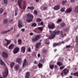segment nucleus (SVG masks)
Wrapping results in <instances>:
<instances>
[{"label": "nucleus", "instance_id": "7", "mask_svg": "<svg viewBox=\"0 0 78 78\" xmlns=\"http://www.w3.org/2000/svg\"><path fill=\"white\" fill-rule=\"evenodd\" d=\"M64 42L62 41L60 42L59 43H54V44H53V47H55L58 46H60L61 44H64Z\"/></svg>", "mask_w": 78, "mask_h": 78}, {"label": "nucleus", "instance_id": "22", "mask_svg": "<svg viewBox=\"0 0 78 78\" xmlns=\"http://www.w3.org/2000/svg\"><path fill=\"white\" fill-rule=\"evenodd\" d=\"M27 9H30L31 10H34V7L32 6H28L27 8Z\"/></svg>", "mask_w": 78, "mask_h": 78}, {"label": "nucleus", "instance_id": "29", "mask_svg": "<svg viewBox=\"0 0 78 78\" xmlns=\"http://www.w3.org/2000/svg\"><path fill=\"white\" fill-rule=\"evenodd\" d=\"M0 63L1 65H4L5 66V63L3 62V60L1 59H0Z\"/></svg>", "mask_w": 78, "mask_h": 78}, {"label": "nucleus", "instance_id": "53", "mask_svg": "<svg viewBox=\"0 0 78 78\" xmlns=\"http://www.w3.org/2000/svg\"><path fill=\"white\" fill-rule=\"evenodd\" d=\"M58 67V66L57 65H55V66H54V68L55 69H56Z\"/></svg>", "mask_w": 78, "mask_h": 78}, {"label": "nucleus", "instance_id": "61", "mask_svg": "<svg viewBox=\"0 0 78 78\" xmlns=\"http://www.w3.org/2000/svg\"><path fill=\"white\" fill-rule=\"evenodd\" d=\"M20 36V34H17V35H16V36L17 37H19Z\"/></svg>", "mask_w": 78, "mask_h": 78}, {"label": "nucleus", "instance_id": "16", "mask_svg": "<svg viewBox=\"0 0 78 78\" xmlns=\"http://www.w3.org/2000/svg\"><path fill=\"white\" fill-rule=\"evenodd\" d=\"M18 27L19 28H22L23 26L22 25V22L20 21H19L18 22Z\"/></svg>", "mask_w": 78, "mask_h": 78}, {"label": "nucleus", "instance_id": "31", "mask_svg": "<svg viewBox=\"0 0 78 78\" xmlns=\"http://www.w3.org/2000/svg\"><path fill=\"white\" fill-rule=\"evenodd\" d=\"M73 75L74 76H78V72L73 73Z\"/></svg>", "mask_w": 78, "mask_h": 78}, {"label": "nucleus", "instance_id": "62", "mask_svg": "<svg viewBox=\"0 0 78 78\" xmlns=\"http://www.w3.org/2000/svg\"><path fill=\"white\" fill-rule=\"evenodd\" d=\"M40 54H38V57H40Z\"/></svg>", "mask_w": 78, "mask_h": 78}, {"label": "nucleus", "instance_id": "11", "mask_svg": "<svg viewBox=\"0 0 78 78\" xmlns=\"http://www.w3.org/2000/svg\"><path fill=\"white\" fill-rule=\"evenodd\" d=\"M22 0H18V5L19 6L20 8L21 9H22Z\"/></svg>", "mask_w": 78, "mask_h": 78}, {"label": "nucleus", "instance_id": "23", "mask_svg": "<svg viewBox=\"0 0 78 78\" xmlns=\"http://www.w3.org/2000/svg\"><path fill=\"white\" fill-rule=\"evenodd\" d=\"M41 44V43L38 42L36 45V47L37 48H38L39 46H40Z\"/></svg>", "mask_w": 78, "mask_h": 78}, {"label": "nucleus", "instance_id": "34", "mask_svg": "<svg viewBox=\"0 0 78 78\" xmlns=\"http://www.w3.org/2000/svg\"><path fill=\"white\" fill-rule=\"evenodd\" d=\"M36 20H37V22H40L42 20L40 18H37V19Z\"/></svg>", "mask_w": 78, "mask_h": 78}, {"label": "nucleus", "instance_id": "17", "mask_svg": "<svg viewBox=\"0 0 78 78\" xmlns=\"http://www.w3.org/2000/svg\"><path fill=\"white\" fill-rule=\"evenodd\" d=\"M26 47L25 46H23L21 47V51L23 53H24L26 50Z\"/></svg>", "mask_w": 78, "mask_h": 78}, {"label": "nucleus", "instance_id": "18", "mask_svg": "<svg viewBox=\"0 0 78 78\" xmlns=\"http://www.w3.org/2000/svg\"><path fill=\"white\" fill-rule=\"evenodd\" d=\"M23 9H25L26 8V3L24 1L23 2Z\"/></svg>", "mask_w": 78, "mask_h": 78}, {"label": "nucleus", "instance_id": "27", "mask_svg": "<svg viewBox=\"0 0 78 78\" xmlns=\"http://www.w3.org/2000/svg\"><path fill=\"white\" fill-rule=\"evenodd\" d=\"M37 26V24L36 23H32L31 25V26L32 27H36Z\"/></svg>", "mask_w": 78, "mask_h": 78}, {"label": "nucleus", "instance_id": "52", "mask_svg": "<svg viewBox=\"0 0 78 78\" xmlns=\"http://www.w3.org/2000/svg\"><path fill=\"white\" fill-rule=\"evenodd\" d=\"M66 48H71V46L70 45H67L66 47Z\"/></svg>", "mask_w": 78, "mask_h": 78}, {"label": "nucleus", "instance_id": "30", "mask_svg": "<svg viewBox=\"0 0 78 78\" xmlns=\"http://www.w3.org/2000/svg\"><path fill=\"white\" fill-rule=\"evenodd\" d=\"M19 65L17 66H15V69H16V71H17L18 69H19Z\"/></svg>", "mask_w": 78, "mask_h": 78}, {"label": "nucleus", "instance_id": "50", "mask_svg": "<svg viewBox=\"0 0 78 78\" xmlns=\"http://www.w3.org/2000/svg\"><path fill=\"white\" fill-rule=\"evenodd\" d=\"M68 30V28H66L65 29H63V30L64 31H66V32H67V31Z\"/></svg>", "mask_w": 78, "mask_h": 78}, {"label": "nucleus", "instance_id": "4", "mask_svg": "<svg viewBox=\"0 0 78 78\" xmlns=\"http://www.w3.org/2000/svg\"><path fill=\"white\" fill-rule=\"evenodd\" d=\"M40 37L41 35H37L35 36V38H32V41L34 42H36L39 40Z\"/></svg>", "mask_w": 78, "mask_h": 78}, {"label": "nucleus", "instance_id": "1", "mask_svg": "<svg viewBox=\"0 0 78 78\" xmlns=\"http://www.w3.org/2000/svg\"><path fill=\"white\" fill-rule=\"evenodd\" d=\"M51 35L49 36V38L50 40L53 39L57 35H58L60 33V30L52 31L51 30L49 31Z\"/></svg>", "mask_w": 78, "mask_h": 78}, {"label": "nucleus", "instance_id": "40", "mask_svg": "<svg viewBox=\"0 0 78 78\" xmlns=\"http://www.w3.org/2000/svg\"><path fill=\"white\" fill-rule=\"evenodd\" d=\"M60 35H61L62 37H64V35H63V33L62 31H60Z\"/></svg>", "mask_w": 78, "mask_h": 78}, {"label": "nucleus", "instance_id": "44", "mask_svg": "<svg viewBox=\"0 0 78 78\" xmlns=\"http://www.w3.org/2000/svg\"><path fill=\"white\" fill-rule=\"evenodd\" d=\"M62 21V20L58 19V21H57V23H59Z\"/></svg>", "mask_w": 78, "mask_h": 78}, {"label": "nucleus", "instance_id": "59", "mask_svg": "<svg viewBox=\"0 0 78 78\" xmlns=\"http://www.w3.org/2000/svg\"><path fill=\"white\" fill-rule=\"evenodd\" d=\"M30 34L31 36L33 35V33L32 32H31L30 33Z\"/></svg>", "mask_w": 78, "mask_h": 78}, {"label": "nucleus", "instance_id": "33", "mask_svg": "<svg viewBox=\"0 0 78 78\" xmlns=\"http://www.w3.org/2000/svg\"><path fill=\"white\" fill-rule=\"evenodd\" d=\"M15 64V63L14 62H12V63H11V65H10V67L11 68H12L14 67V65Z\"/></svg>", "mask_w": 78, "mask_h": 78}, {"label": "nucleus", "instance_id": "56", "mask_svg": "<svg viewBox=\"0 0 78 78\" xmlns=\"http://www.w3.org/2000/svg\"><path fill=\"white\" fill-rule=\"evenodd\" d=\"M37 63H38V62H37V61L36 60H35L34 62V64H37Z\"/></svg>", "mask_w": 78, "mask_h": 78}, {"label": "nucleus", "instance_id": "55", "mask_svg": "<svg viewBox=\"0 0 78 78\" xmlns=\"http://www.w3.org/2000/svg\"><path fill=\"white\" fill-rule=\"evenodd\" d=\"M78 9V6H76L75 8V10H76Z\"/></svg>", "mask_w": 78, "mask_h": 78}, {"label": "nucleus", "instance_id": "35", "mask_svg": "<svg viewBox=\"0 0 78 78\" xmlns=\"http://www.w3.org/2000/svg\"><path fill=\"white\" fill-rule=\"evenodd\" d=\"M65 8L64 7H62L61 9V11L62 12H64V11H65Z\"/></svg>", "mask_w": 78, "mask_h": 78}, {"label": "nucleus", "instance_id": "58", "mask_svg": "<svg viewBox=\"0 0 78 78\" xmlns=\"http://www.w3.org/2000/svg\"><path fill=\"white\" fill-rule=\"evenodd\" d=\"M21 31L23 32H24V31H25V30L24 29V28H23L21 29Z\"/></svg>", "mask_w": 78, "mask_h": 78}, {"label": "nucleus", "instance_id": "26", "mask_svg": "<svg viewBox=\"0 0 78 78\" xmlns=\"http://www.w3.org/2000/svg\"><path fill=\"white\" fill-rule=\"evenodd\" d=\"M9 31H10V30H8L7 31H2L1 32V33L2 34H6V33H8V32H9Z\"/></svg>", "mask_w": 78, "mask_h": 78}, {"label": "nucleus", "instance_id": "2", "mask_svg": "<svg viewBox=\"0 0 78 78\" xmlns=\"http://www.w3.org/2000/svg\"><path fill=\"white\" fill-rule=\"evenodd\" d=\"M27 19H26V22L28 23H30L33 21L34 18L33 15L30 13H28L27 14Z\"/></svg>", "mask_w": 78, "mask_h": 78}, {"label": "nucleus", "instance_id": "8", "mask_svg": "<svg viewBox=\"0 0 78 78\" xmlns=\"http://www.w3.org/2000/svg\"><path fill=\"white\" fill-rule=\"evenodd\" d=\"M2 55L3 56V57L4 58H7L8 56V53L5 52H2Z\"/></svg>", "mask_w": 78, "mask_h": 78}, {"label": "nucleus", "instance_id": "5", "mask_svg": "<svg viewBox=\"0 0 78 78\" xmlns=\"http://www.w3.org/2000/svg\"><path fill=\"white\" fill-rule=\"evenodd\" d=\"M2 74L3 77L4 78L8 76V69L7 68H5V71Z\"/></svg>", "mask_w": 78, "mask_h": 78}, {"label": "nucleus", "instance_id": "12", "mask_svg": "<svg viewBox=\"0 0 78 78\" xmlns=\"http://www.w3.org/2000/svg\"><path fill=\"white\" fill-rule=\"evenodd\" d=\"M16 61L17 63L20 64L22 63V58H18L16 59Z\"/></svg>", "mask_w": 78, "mask_h": 78}, {"label": "nucleus", "instance_id": "19", "mask_svg": "<svg viewBox=\"0 0 78 78\" xmlns=\"http://www.w3.org/2000/svg\"><path fill=\"white\" fill-rule=\"evenodd\" d=\"M30 73L29 72H27L26 74V76H25V78H29L30 76Z\"/></svg>", "mask_w": 78, "mask_h": 78}, {"label": "nucleus", "instance_id": "25", "mask_svg": "<svg viewBox=\"0 0 78 78\" xmlns=\"http://www.w3.org/2000/svg\"><path fill=\"white\" fill-rule=\"evenodd\" d=\"M38 66L39 68H41L43 67L42 64L41 63H39L38 65Z\"/></svg>", "mask_w": 78, "mask_h": 78}, {"label": "nucleus", "instance_id": "63", "mask_svg": "<svg viewBox=\"0 0 78 78\" xmlns=\"http://www.w3.org/2000/svg\"><path fill=\"white\" fill-rule=\"evenodd\" d=\"M35 50L36 51H38V49H37V48Z\"/></svg>", "mask_w": 78, "mask_h": 78}, {"label": "nucleus", "instance_id": "13", "mask_svg": "<svg viewBox=\"0 0 78 78\" xmlns=\"http://www.w3.org/2000/svg\"><path fill=\"white\" fill-rule=\"evenodd\" d=\"M28 62H27V60L26 58H25L24 59V63L23 65V67H24L26 66H27L28 65Z\"/></svg>", "mask_w": 78, "mask_h": 78}, {"label": "nucleus", "instance_id": "41", "mask_svg": "<svg viewBox=\"0 0 78 78\" xmlns=\"http://www.w3.org/2000/svg\"><path fill=\"white\" fill-rule=\"evenodd\" d=\"M37 29L39 30H40L41 31H42L43 30V28L41 27H38Z\"/></svg>", "mask_w": 78, "mask_h": 78}, {"label": "nucleus", "instance_id": "6", "mask_svg": "<svg viewBox=\"0 0 78 78\" xmlns=\"http://www.w3.org/2000/svg\"><path fill=\"white\" fill-rule=\"evenodd\" d=\"M49 29L53 30L55 28V24L53 23H51L48 25Z\"/></svg>", "mask_w": 78, "mask_h": 78}, {"label": "nucleus", "instance_id": "60", "mask_svg": "<svg viewBox=\"0 0 78 78\" xmlns=\"http://www.w3.org/2000/svg\"><path fill=\"white\" fill-rule=\"evenodd\" d=\"M50 44V42H47L46 43V44L48 45H49V44Z\"/></svg>", "mask_w": 78, "mask_h": 78}, {"label": "nucleus", "instance_id": "28", "mask_svg": "<svg viewBox=\"0 0 78 78\" xmlns=\"http://www.w3.org/2000/svg\"><path fill=\"white\" fill-rule=\"evenodd\" d=\"M8 22V19H4L3 21L4 23H6Z\"/></svg>", "mask_w": 78, "mask_h": 78}, {"label": "nucleus", "instance_id": "57", "mask_svg": "<svg viewBox=\"0 0 78 78\" xmlns=\"http://www.w3.org/2000/svg\"><path fill=\"white\" fill-rule=\"evenodd\" d=\"M70 2L72 3L74 2V0H70Z\"/></svg>", "mask_w": 78, "mask_h": 78}, {"label": "nucleus", "instance_id": "64", "mask_svg": "<svg viewBox=\"0 0 78 78\" xmlns=\"http://www.w3.org/2000/svg\"><path fill=\"white\" fill-rule=\"evenodd\" d=\"M54 51H55H55H57V50L56 49H55Z\"/></svg>", "mask_w": 78, "mask_h": 78}, {"label": "nucleus", "instance_id": "54", "mask_svg": "<svg viewBox=\"0 0 78 78\" xmlns=\"http://www.w3.org/2000/svg\"><path fill=\"white\" fill-rule=\"evenodd\" d=\"M14 43L15 44H16L17 43V40H16V39H14Z\"/></svg>", "mask_w": 78, "mask_h": 78}, {"label": "nucleus", "instance_id": "46", "mask_svg": "<svg viewBox=\"0 0 78 78\" xmlns=\"http://www.w3.org/2000/svg\"><path fill=\"white\" fill-rule=\"evenodd\" d=\"M78 37L77 36H76V38H75V40L76 42L78 43Z\"/></svg>", "mask_w": 78, "mask_h": 78}, {"label": "nucleus", "instance_id": "38", "mask_svg": "<svg viewBox=\"0 0 78 78\" xmlns=\"http://www.w3.org/2000/svg\"><path fill=\"white\" fill-rule=\"evenodd\" d=\"M14 47V45L13 44H11L10 45V49H12Z\"/></svg>", "mask_w": 78, "mask_h": 78}, {"label": "nucleus", "instance_id": "32", "mask_svg": "<svg viewBox=\"0 0 78 78\" xmlns=\"http://www.w3.org/2000/svg\"><path fill=\"white\" fill-rule=\"evenodd\" d=\"M67 2V0H63L62 2V4L63 5H64Z\"/></svg>", "mask_w": 78, "mask_h": 78}, {"label": "nucleus", "instance_id": "14", "mask_svg": "<svg viewBox=\"0 0 78 78\" xmlns=\"http://www.w3.org/2000/svg\"><path fill=\"white\" fill-rule=\"evenodd\" d=\"M48 8V6L47 5H45L43 6V7H41V10H45L47 9Z\"/></svg>", "mask_w": 78, "mask_h": 78}, {"label": "nucleus", "instance_id": "36", "mask_svg": "<svg viewBox=\"0 0 78 78\" xmlns=\"http://www.w3.org/2000/svg\"><path fill=\"white\" fill-rule=\"evenodd\" d=\"M18 44L19 45H21L22 43V40L21 39H19L18 40Z\"/></svg>", "mask_w": 78, "mask_h": 78}, {"label": "nucleus", "instance_id": "43", "mask_svg": "<svg viewBox=\"0 0 78 78\" xmlns=\"http://www.w3.org/2000/svg\"><path fill=\"white\" fill-rule=\"evenodd\" d=\"M65 68V66L63 65L60 67V69L62 70L64 69Z\"/></svg>", "mask_w": 78, "mask_h": 78}, {"label": "nucleus", "instance_id": "10", "mask_svg": "<svg viewBox=\"0 0 78 78\" xmlns=\"http://www.w3.org/2000/svg\"><path fill=\"white\" fill-rule=\"evenodd\" d=\"M60 5L59 4H58L55 6L54 7V9L55 10H58L60 9Z\"/></svg>", "mask_w": 78, "mask_h": 78}, {"label": "nucleus", "instance_id": "20", "mask_svg": "<svg viewBox=\"0 0 78 78\" xmlns=\"http://www.w3.org/2000/svg\"><path fill=\"white\" fill-rule=\"evenodd\" d=\"M5 41H7V43L6 44H4V45L5 46H7V45H9V44H10V41H9L8 40H7V39H5Z\"/></svg>", "mask_w": 78, "mask_h": 78}, {"label": "nucleus", "instance_id": "42", "mask_svg": "<svg viewBox=\"0 0 78 78\" xmlns=\"http://www.w3.org/2000/svg\"><path fill=\"white\" fill-rule=\"evenodd\" d=\"M43 25H44V23L43 22H41V23H38L39 26Z\"/></svg>", "mask_w": 78, "mask_h": 78}, {"label": "nucleus", "instance_id": "48", "mask_svg": "<svg viewBox=\"0 0 78 78\" xmlns=\"http://www.w3.org/2000/svg\"><path fill=\"white\" fill-rule=\"evenodd\" d=\"M65 25L66 24L64 23H62L61 24V26L62 27H64Z\"/></svg>", "mask_w": 78, "mask_h": 78}, {"label": "nucleus", "instance_id": "3", "mask_svg": "<svg viewBox=\"0 0 78 78\" xmlns=\"http://www.w3.org/2000/svg\"><path fill=\"white\" fill-rule=\"evenodd\" d=\"M69 69L67 68H65L63 69V71H62V73H60L61 75L63 77V74L64 73L65 75L69 73Z\"/></svg>", "mask_w": 78, "mask_h": 78}, {"label": "nucleus", "instance_id": "21", "mask_svg": "<svg viewBox=\"0 0 78 78\" xmlns=\"http://www.w3.org/2000/svg\"><path fill=\"white\" fill-rule=\"evenodd\" d=\"M42 52L44 54H47L48 52L47 50L44 49L42 50Z\"/></svg>", "mask_w": 78, "mask_h": 78}, {"label": "nucleus", "instance_id": "39", "mask_svg": "<svg viewBox=\"0 0 78 78\" xmlns=\"http://www.w3.org/2000/svg\"><path fill=\"white\" fill-rule=\"evenodd\" d=\"M54 65L53 64L50 65V68L51 69H53L54 68Z\"/></svg>", "mask_w": 78, "mask_h": 78}, {"label": "nucleus", "instance_id": "47", "mask_svg": "<svg viewBox=\"0 0 78 78\" xmlns=\"http://www.w3.org/2000/svg\"><path fill=\"white\" fill-rule=\"evenodd\" d=\"M5 4L8 3V0H3Z\"/></svg>", "mask_w": 78, "mask_h": 78}, {"label": "nucleus", "instance_id": "45", "mask_svg": "<svg viewBox=\"0 0 78 78\" xmlns=\"http://www.w3.org/2000/svg\"><path fill=\"white\" fill-rule=\"evenodd\" d=\"M17 11H18V10H15L14 14L15 16H17Z\"/></svg>", "mask_w": 78, "mask_h": 78}, {"label": "nucleus", "instance_id": "9", "mask_svg": "<svg viewBox=\"0 0 78 78\" xmlns=\"http://www.w3.org/2000/svg\"><path fill=\"white\" fill-rule=\"evenodd\" d=\"M20 50L19 48L18 47L15 48L13 50V53L15 54H16L18 53Z\"/></svg>", "mask_w": 78, "mask_h": 78}, {"label": "nucleus", "instance_id": "37", "mask_svg": "<svg viewBox=\"0 0 78 78\" xmlns=\"http://www.w3.org/2000/svg\"><path fill=\"white\" fill-rule=\"evenodd\" d=\"M3 12V9L2 8H0V14H2Z\"/></svg>", "mask_w": 78, "mask_h": 78}, {"label": "nucleus", "instance_id": "15", "mask_svg": "<svg viewBox=\"0 0 78 78\" xmlns=\"http://www.w3.org/2000/svg\"><path fill=\"white\" fill-rule=\"evenodd\" d=\"M72 11V10L70 8H69L65 11V12L66 13H69L70 12H71Z\"/></svg>", "mask_w": 78, "mask_h": 78}, {"label": "nucleus", "instance_id": "24", "mask_svg": "<svg viewBox=\"0 0 78 78\" xmlns=\"http://www.w3.org/2000/svg\"><path fill=\"white\" fill-rule=\"evenodd\" d=\"M57 64L59 66H61L63 65V63L60 62H58Z\"/></svg>", "mask_w": 78, "mask_h": 78}, {"label": "nucleus", "instance_id": "51", "mask_svg": "<svg viewBox=\"0 0 78 78\" xmlns=\"http://www.w3.org/2000/svg\"><path fill=\"white\" fill-rule=\"evenodd\" d=\"M28 51L29 52H31V49L30 47H29L27 49Z\"/></svg>", "mask_w": 78, "mask_h": 78}, {"label": "nucleus", "instance_id": "49", "mask_svg": "<svg viewBox=\"0 0 78 78\" xmlns=\"http://www.w3.org/2000/svg\"><path fill=\"white\" fill-rule=\"evenodd\" d=\"M34 13L35 15H37V11L36 10H34Z\"/></svg>", "mask_w": 78, "mask_h": 78}]
</instances>
